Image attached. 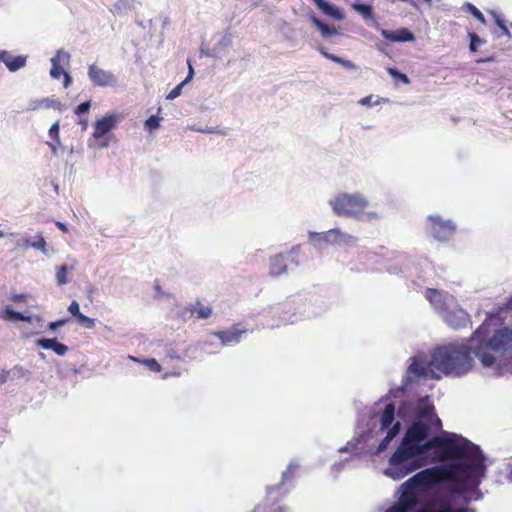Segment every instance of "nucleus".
<instances>
[{
  "mask_svg": "<svg viewBox=\"0 0 512 512\" xmlns=\"http://www.w3.org/2000/svg\"><path fill=\"white\" fill-rule=\"evenodd\" d=\"M419 418L427 421H413L406 429L397 450L389 459V467L385 475L401 480L412 471L424 465L422 455L433 449L437 461L448 459L457 460L448 465H434L416 472L400 485L398 502L386 512H474L467 507L453 508L445 499L431 500L426 498L431 490L440 484L452 482L453 494H465L477 489L485 477V458L480 447L467 438L456 434L446 433L428 439L431 425L436 429L442 426L441 420L435 418L432 422L433 407L427 406L417 413Z\"/></svg>",
  "mask_w": 512,
  "mask_h": 512,
  "instance_id": "nucleus-1",
  "label": "nucleus"
},
{
  "mask_svg": "<svg viewBox=\"0 0 512 512\" xmlns=\"http://www.w3.org/2000/svg\"><path fill=\"white\" fill-rule=\"evenodd\" d=\"M473 341L478 342L475 352L483 366L512 374V326H502L498 313L486 315L473 332Z\"/></svg>",
  "mask_w": 512,
  "mask_h": 512,
  "instance_id": "nucleus-2",
  "label": "nucleus"
},
{
  "mask_svg": "<svg viewBox=\"0 0 512 512\" xmlns=\"http://www.w3.org/2000/svg\"><path fill=\"white\" fill-rule=\"evenodd\" d=\"M467 344H446L436 347L431 353L429 366L431 371L440 372L453 377H462L470 372L474 366V354L477 358L475 348L477 341H473V334Z\"/></svg>",
  "mask_w": 512,
  "mask_h": 512,
  "instance_id": "nucleus-3",
  "label": "nucleus"
},
{
  "mask_svg": "<svg viewBox=\"0 0 512 512\" xmlns=\"http://www.w3.org/2000/svg\"><path fill=\"white\" fill-rule=\"evenodd\" d=\"M329 205L336 216L349 217L358 220L371 221L379 218V215L375 212L365 213L368 207V200L355 192L354 194H347L342 192L337 194L333 200L329 202Z\"/></svg>",
  "mask_w": 512,
  "mask_h": 512,
  "instance_id": "nucleus-4",
  "label": "nucleus"
},
{
  "mask_svg": "<svg viewBox=\"0 0 512 512\" xmlns=\"http://www.w3.org/2000/svg\"><path fill=\"white\" fill-rule=\"evenodd\" d=\"M431 234L438 241H448L456 231V225L451 220H444L440 216H429Z\"/></svg>",
  "mask_w": 512,
  "mask_h": 512,
  "instance_id": "nucleus-5",
  "label": "nucleus"
},
{
  "mask_svg": "<svg viewBox=\"0 0 512 512\" xmlns=\"http://www.w3.org/2000/svg\"><path fill=\"white\" fill-rule=\"evenodd\" d=\"M424 296L434 309L441 312H447L449 306L455 302L454 296L449 294V292L436 290V288H426Z\"/></svg>",
  "mask_w": 512,
  "mask_h": 512,
  "instance_id": "nucleus-6",
  "label": "nucleus"
},
{
  "mask_svg": "<svg viewBox=\"0 0 512 512\" xmlns=\"http://www.w3.org/2000/svg\"><path fill=\"white\" fill-rule=\"evenodd\" d=\"M89 79L95 86H116L118 83L117 77L111 71L104 70L96 64H91L88 67Z\"/></svg>",
  "mask_w": 512,
  "mask_h": 512,
  "instance_id": "nucleus-7",
  "label": "nucleus"
},
{
  "mask_svg": "<svg viewBox=\"0 0 512 512\" xmlns=\"http://www.w3.org/2000/svg\"><path fill=\"white\" fill-rule=\"evenodd\" d=\"M444 322L454 330H461L471 327L472 321L469 314L461 308L447 311L444 315Z\"/></svg>",
  "mask_w": 512,
  "mask_h": 512,
  "instance_id": "nucleus-8",
  "label": "nucleus"
},
{
  "mask_svg": "<svg viewBox=\"0 0 512 512\" xmlns=\"http://www.w3.org/2000/svg\"><path fill=\"white\" fill-rule=\"evenodd\" d=\"M118 117L115 115H106L102 119L97 120L94 124L93 137L95 139L102 138L108 132L116 127Z\"/></svg>",
  "mask_w": 512,
  "mask_h": 512,
  "instance_id": "nucleus-9",
  "label": "nucleus"
},
{
  "mask_svg": "<svg viewBox=\"0 0 512 512\" xmlns=\"http://www.w3.org/2000/svg\"><path fill=\"white\" fill-rule=\"evenodd\" d=\"M0 62H3L6 67L14 72L26 66V56H13L6 50H0Z\"/></svg>",
  "mask_w": 512,
  "mask_h": 512,
  "instance_id": "nucleus-10",
  "label": "nucleus"
},
{
  "mask_svg": "<svg viewBox=\"0 0 512 512\" xmlns=\"http://www.w3.org/2000/svg\"><path fill=\"white\" fill-rule=\"evenodd\" d=\"M70 59V55L67 52H64L63 50H58L54 57L51 59V69H50V76L52 78H59L62 76L65 71L63 67L61 66V63H68Z\"/></svg>",
  "mask_w": 512,
  "mask_h": 512,
  "instance_id": "nucleus-11",
  "label": "nucleus"
},
{
  "mask_svg": "<svg viewBox=\"0 0 512 512\" xmlns=\"http://www.w3.org/2000/svg\"><path fill=\"white\" fill-rule=\"evenodd\" d=\"M381 35L390 42H413L414 35L407 28H400L396 31L382 29Z\"/></svg>",
  "mask_w": 512,
  "mask_h": 512,
  "instance_id": "nucleus-12",
  "label": "nucleus"
},
{
  "mask_svg": "<svg viewBox=\"0 0 512 512\" xmlns=\"http://www.w3.org/2000/svg\"><path fill=\"white\" fill-rule=\"evenodd\" d=\"M299 465L297 463H294V462H291L287 469L284 471V473L282 474V480H281V483L279 485H276V486H269L267 487L266 489V492L269 496L273 495L274 493L276 492H279L282 490V488L289 482H291L295 475H296V471L298 469Z\"/></svg>",
  "mask_w": 512,
  "mask_h": 512,
  "instance_id": "nucleus-13",
  "label": "nucleus"
},
{
  "mask_svg": "<svg viewBox=\"0 0 512 512\" xmlns=\"http://www.w3.org/2000/svg\"><path fill=\"white\" fill-rule=\"evenodd\" d=\"M312 2L316 5V7L322 11L324 15H328L329 17H333L337 21H342L344 19V14L338 7L333 6L332 4L326 2L325 0H312Z\"/></svg>",
  "mask_w": 512,
  "mask_h": 512,
  "instance_id": "nucleus-14",
  "label": "nucleus"
},
{
  "mask_svg": "<svg viewBox=\"0 0 512 512\" xmlns=\"http://www.w3.org/2000/svg\"><path fill=\"white\" fill-rule=\"evenodd\" d=\"M37 346L42 349H51L57 355H65L68 347L58 342L56 339L42 338L37 340Z\"/></svg>",
  "mask_w": 512,
  "mask_h": 512,
  "instance_id": "nucleus-15",
  "label": "nucleus"
},
{
  "mask_svg": "<svg viewBox=\"0 0 512 512\" xmlns=\"http://www.w3.org/2000/svg\"><path fill=\"white\" fill-rule=\"evenodd\" d=\"M243 333H245L244 330H239L233 327L229 330L218 331L215 335L222 344L227 345L231 343H238Z\"/></svg>",
  "mask_w": 512,
  "mask_h": 512,
  "instance_id": "nucleus-16",
  "label": "nucleus"
},
{
  "mask_svg": "<svg viewBox=\"0 0 512 512\" xmlns=\"http://www.w3.org/2000/svg\"><path fill=\"white\" fill-rule=\"evenodd\" d=\"M287 271V264L283 254L275 255L270 260V274L279 276Z\"/></svg>",
  "mask_w": 512,
  "mask_h": 512,
  "instance_id": "nucleus-17",
  "label": "nucleus"
},
{
  "mask_svg": "<svg viewBox=\"0 0 512 512\" xmlns=\"http://www.w3.org/2000/svg\"><path fill=\"white\" fill-rule=\"evenodd\" d=\"M351 8L355 10L365 21H375L373 7L370 4L353 2Z\"/></svg>",
  "mask_w": 512,
  "mask_h": 512,
  "instance_id": "nucleus-18",
  "label": "nucleus"
},
{
  "mask_svg": "<svg viewBox=\"0 0 512 512\" xmlns=\"http://www.w3.org/2000/svg\"><path fill=\"white\" fill-rule=\"evenodd\" d=\"M1 318L5 321H23V322H32L31 316H26L23 313L15 311L11 306H6L3 311Z\"/></svg>",
  "mask_w": 512,
  "mask_h": 512,
  "instance_id": "nucleus-19",
  "label": "nucleus"
},
{
  "mask_svg": "<svg viewBox=\"0 0 512 512\" xmlns=\"http://www.w3.org/2000/svg\"><path fill=\"white\" fill-rule=\"evenodd\" d=\"M395 421V405L390 403L386 405L380 419L381 429H390Z\"/></svg>",
  "mask_w": 512,
  "mask_h": 512,
  "instance_id": "nucleus-20",
  "label": "nucleus"
},
{
  "mask_svg": "<svg viewBox=\"0 0 512 512\" xmlns=\"http://www.w3.org/2000/svg\"><path fill=\"white\" fill-rule=\"evenodd\" d=\"M189 311L191 316L195 319H208L212 315V308L209 306H204L199 301H197L194 305H191Z\"/></svg>",
  "mask_w": 512,
  "mask_h": 512,
  "instance_id": "nucleus-21",
  "label": "nucleus"
},
{
  "mask_svg": "<svg viewBox=\"0 0 512 512\" xmlns=\"http://www.w3.org/2000/svg\"><path fill=\"white\" fill-rule=\"evenodd\" d=\"M310 21H312V23L317 28V30L320 32V34L323 38H328L337 33V31L334 27L329 26V25L323 23L322 21H320L318 18H316L315 14H312L310 16Z\"/></svg>",
  "mask_w": 512,
  "mask_h": 512,
  "instance_id": "nucleus-22",
  "label": "nucleus"
},
{
  "mask_svg": "<svg viewBox=\"0 0 512 512\" xmlns=\"http://www.w3.org/2000/svg\"><path fill=\"white\" fill-rule=\"evenodd\" d=\"M401 429V423L396 422L393 426L388 430L387 435L382 439V441L378 445V451L385 450L390 442L398 435L399 430Z\"/></svg>",
  "mask_w": 512,
  "mask_h": 512,
  "instance_id": "nucleus-23",
  "label": "nucleus"
},
{
  "mask_svg": "<svg viewBox=\"0 0 512 512\" xmlns=\"http://www.w3.org/2000/svg\"><path fill=\"white\" fill-rule=\"evenodd\" d=\"M319 52L326 59H329V60H331V61H333L335 63H338V64L342 65L346 69H355L356 68L355 64L353 62H351L350 60H346V59H343V58H341L339 56H336L334 54H330L327 51H325L323 48H319Z\"/></svg>",
  "mask_w": 512,
  "mask_h": 512,
  "instance_id": "nucleus-24",
  "label": "nucleus"
},
{
  "mask_svg": "<svg viewBox=\"0 0 512 512\" xmlns=\"http://www.w3.org/2000/svg\"><path fill=\"white\" fill-rule=\"evenodd\" d=\"M188 65H189V73H188V76L186 77L185 80H183L181 83H179L177 86H175L166 96L167 99H174L176 97H178L180 94H181V91H182V88L183 86L189 82L192 78H193V75H194V70H193V67L191 65V62L188 60Z\"/></svg>",
  "mask_w": 512,
  "mask_h": 512,
  "instance_id": "nucleus-25",
  "label": "nucleus"
},
{
  "mask_svg": "<svg viewBox=\"0 0 512 512\" xmlns=\"http://www.w3.org/2000/svg\"><path fill=\"white\" fill-rule=\"evenodd\" d=\"M23 245L25 247H34L38 250H42L45 252V247L47 246V242L45 241V238L41 234H38L35 237L34 241H31L29 238L23 239Z\"/></svg>",
  "mask_w": 512,
  "mask_h": 512,
  "instance_id": "nucleus-26",
  "label": "nucleus"
},
{
  "mask_svg": "<svg viewBox=\"0 0 512 512\" xmlns=\"http://www.w3.org/2000/svg\"><path fill=\"white\" fill-rule=\"evenodd\" d=\"M128 358L134 362H141V363L145 364L154 372H160L162 369L161 365L154 358L140 360L137 357L132 356V355L128 356Z\"/></svg>",
  "mask_w": 512,
  "mask_h": 512,
  "instance_id": "nucleus-27",
  "label": "nucleus"
},
{
  "mask_svg": "<svg viewBox=\"0 0 512 512\" xmlns=\"http://www.w3.org/2000/svg\"><path fill=\"white\" fill-rule=\"evenodd\" d=\"M68 267L67 265H60L56 267V282L58 285H63L68 282Z\"/></svg>",
  "mask_w": 512,
  "mask_h": 512,
  "instance_id": "nucleus-28",
  "label": "nucleus"
},
{
  "mask_svg": "<svg viewBox=\"0 0 512 512\" xmlns=\"http://www.w3.org/2000/svg\"><path fill=\"white\" fill-rule=\"evenodd\" d=\"M469 38H470L469 49L473 53L478 51V46L485 43V40L480 38L476 33H469Z\"/></svg>",
  "mask_w": 512,
  "mask_h": 512,
  "instance_id": "nucleus-29",
  "label": "nucleus"
},
{
  "mask_svg": "<svg viewBox=\"0 0 512 512\" xmlns=\"http://www.w3.org/2000/svg\"><path fill=\"white\" fill-rule=\"evenodd\" d=\"M387 71L393 78L404 84H408L410 82L409 78L407 77V74L400 72L398 69L394 67H388Z\"/></svg>",
  "mask_w": 512,
  "mask_h": 512,
  "instance_id": "nucleus-30",
  "label": "nucleus"
},
{
  "mask_svg": "<svg viewBox=\"0 0 512 512\" xmlns=\"http://www.w3.org/2000/svg\"><path fill=\"white\" fill-rule=\"evenodd\" d=\"M466 5H467L468 10L473 14V16L478 21H480L482 24H486L487 23L486 18L483 15V12L478 7H476L472 3H467Z\"/></svg>",
  "mask_w": 512,
  "mask_h": 512,
  "instance_id": "nucleus-31",
  "label": "nucleus"
},
{
  "mask_svg": "<svg viewBox=\"0 0 512 512\" xmlns=\"http://www.w3.org/2000/svg\"><path fill=\"white\" fill-rule=\"evenodd\" d=\"M78 323L85 326L86 328H93L95 326V322L93 319L85 316L84 314H79V316L76 318Z\"/></svg>",
  "mask_w": 512,
  "mask_h": 512,
  "instance_id": "nucleus-32",
  "label": "nucleus"
},
{
  "mask_svg": "<svg viewBox=\"0 0 512 512\" xmlns=\"http://www.w3.org/2000/svg\"><path fill=\"white\" fill-rule=\"evenodd\" d=\"M145 127L146 129H148L149 131H152V130H155L159 127V118H157L156 116H150L146 121H145Z\"/></svg>",
  "mask_w": 512,
  "mask_h": 512,
  "instance_id": "nucleus-33",
  "label": "nucleus"
},
{
  "mask_svg": "<svg viewBox=\"0 0 512 512\" xmlns=\"http://www.w3.org/2000/svg\"><path fill=\"white\" fill-rule=\"evenodd\" d=\"M48 134L57 143L59 142V124H58V122H55L54 124H52V126L49 128Z\"/></svg>",
  "mask_w": 512,
  "mask_h": 512,
  "instance_id": "nucleus-34",
  "label": "nucleus"
},
{
  "mask_svg": "<svg viewBox=\"0 0 512 512\" xmlns=\"http://www.w3.org/2000/svg\"><path fill=\"white\" fill-rule=\"evenodd\" d=\"M91 107L90 101L82 102L79 106L75 108V114L81 115L87 113Z\"/></svg>",
  "mask_w": 512,
  "mask_h": 512,
  "instance_id": "nucleus-35",
  "label": "nucleus"
},
{
  "mask_svg": "<svg viewBox=\"0 0 512 512\" xmlns=\"http://www.w3.org/2000/svg\"><path fill=\"white\" fill-rule=\"evenodd\" d=\"M68 311L71 315H73L75 318L81 314L79 309V304L76 301H72L68 307Z\"/></svg>",
  "mask_w": 512,
  "mask_h": 512,
  "instance_id": "nucleus-36",
  "label": "nucleus"
},
{
  "mask_svg": "<svg viewBox=\"0 0 512 512\" xmlns=\"http://www.w3.org/2000/svg\"><path fill=\"white\" fill-rule=\"evenodd\" d=\"M11 301L14 303H26L28 300L27 294H13L10 297Z\"/></svg>",
  "mask_w": 512,
  "mask_h": 512,
  "instance_id": "nucleus-37",
  "label": "nucleus"
},
{
  "mask_svg": "<svg viewBox=\"0 0 512 512\" xmlns=\"http://www.w3.org/2000/svg\"><path fill=\"white\" fill-rule=\"evenodd\" d=\"M66 323H67L66 319H61V320H57V321H54V322H50L48 324V329L49 330H55L56 328H58L60 326H63Z\"/></svg>",
  "mask_w": 512,
  "mask_h": 512,
  "instance_id": "nucleus-38",
  "label": "nucleus"
},
{
  "mask_svg": "<svg viewBox=\"0 0 512 512\" xmlns=\"http://www.w3.org/2000/svg\"><path fill=\"white\" fill-rule=\"evenodd\" d=\"M492 15H494V21H495L496 26L499 29H504V27L506 25H505L504 20L502 19V16H499V14H495V12Z\"/></svg>",
  "mask_w": 512,
  "mask_h": 512,
  "instance_id": "nucleus-39",
  "label": "nucleus"
},
{
  "mask_svg": "<svg viewBox=\"0 0 512 512\" xmlns=\"http://www.w3.org/2000/svg\"><path fill=\"white\" fill-rule=\"evenodd\" d=\"M62 76H63V78H64V80H63V86H64L65 88H67V87L71 84V82H72V78H71V76H70L67 72H65Z\"/></svg>",
  "mask_w": 512,
  "mask_h": 512,
  "instance_id": "nucleus-40",
  "label": "nucleus"
},
{
  "mask_svg": "<svg viewBox=\"0 0 512 512\" xmlns=\"http://www.w3.org/2000/svg\"><path fill=\"white\" fill-rule=\"evenodd\" d=\"M56 227L61 230L63 233H67L68 232V229L66 227L65 224L61 223V222H56L55 223Z\"/></svg>",
  "mask_w": 512,
  "mask_h": 512,
  "instance_id": "nucleus-41",
  "label": "nucleus"
},
{
  "mask_svg": "<svg viewBox=\"0 0 512 512\" xmlns=\"http://www.w3.org/2000/svg\"><path fill=\"white\" fill-rule=\"evenodd\" d=\"M493 61H495L494 56H490V57H486V58L477 60L478 63H487V62H493Z\"/></svg>",
  "mask_w": 512,
  "mask_h": 512,
  "instance_id": "nucleus-42",
  "label": "nucleus"
},
{
  "mask_svg": "<svg viewBox=\"0 0 512 512\" xmlns=\"http://www.w3.org/2000/svg\"><path fill=\"white\" fill-rule=\"evenodd\" d=\"M370 101H371V96H366L360 100V104L361 105H369Z\"/></svg>",
  "mask_w": 512,
  "mask_h": 512,
  "instance_id": "nucleus-43",
  "label": "nucleus"
},
{
  "mask_svg": "<svg viewBox=\"0 0 512 512\" xmlns=\"http://www.w3.org/2000/svg\"><path fill=\"white\" fill-rule=\"evenodd\" d=\"M500 30L502 31V34H503L505 37H507L508 39H510V38H511V34H510V32H509V30H508V28H507L506 26L504 27V29H500Z\"/></svg>",
  "mask_w": 512,
  "mask_h": 512,
  "instance_id": "nucleus-44",
  "label": "nucleus"
},
{
  "mask_svg": "<svg viewBox=\"0 0 512 512\" xmlns=\"http://www.w3.org/2000/svg\"><path fill=\"white\" fill-rule=\"evenodd\" d=\"M500 30L502 31V34H503L505 37H507L508 39H510V38H511V34H510V32H509V30H508V28H507L506 26L504 27V29H500Z\"/></svg>",
  "mask_w": 512,
  "mask_h": 512,
  "instance_id": "nucleus-45",
  "label": "nucleus"
},
{
  "mask_svg": "<svg viewBox=\"0 0 512 512\" xmlns=\"http://www.w3.org/2000/svg\"><path fill=\"white\" fill-rule=\"evenodd\" d=\"M505 308L512 311V296L505 303Z\"/></svg>",
  "mask_w": 512,
  "mask_h": 512,
  "instance_id": "nucleus-46",
  "label": "nucleus"
},
{
  "mask_svg": "<svg viewBox=\"0 0 512 512\" xmlns=\"http://www.w3.org/2000/svg\"><path fill=\"white\" fill-rule=\"evenodd\" d=\"M411 368H412L413 371H415V372H417L419 374L424 373V369L423 368L419 369V368H417L416 366H413V365L411 366Z\"/></svg>",
  "mask_w": 512,
  "mask_h": 512,
  "instance_id": "nucleus-47",
  "label": "nucleus"
},
{
  "mask_svg": "<svg viewBox=\"0 0 512 512\" xmlns=\"http://www.w3.org/2000/svg\"><path fill=\"white\" fill-rule=\"evenodd\" d=\"M273 512H286L285 508L283 507H278L277 509H275Z\"/></svg>",
  "mask_w": 512,
  "mask_h": 512,
  "instance_id": "nucleus-48",
  "label": "nucleus"
},
{
  "mask_svg": "<svg viewBox=\"0 0 512 512\" xmlns=\"http://www.w3.org/2000/svg\"><path fill=\"white\" fill-rule=\"evenodd\" d=\"M329 233H333V234H339V232L336 230V229H332L329 231Z\"/></svg>",
  "mask_w": 512,
  "mask_h": 512,
  "instance_id": "nucleus-49",
  "label": "nucleus"
},
{
  "mask_svg": "<svg viewBox=\"0 0 512 512\" xmlns=\"http://www.w3.org/2000/svg\"><path fill=\"white\" fill-rule=\"evenodd\" d=\"M509 477H510V479L512 480V467H511V468H510V470H509Z\"/></svg>",
  "mask_w": 512,
  "mask_h": 512,
  "instance_id": "nucleus-50",
  "label": "nucleus"
},
{
  "mask_svg": "<svg viewBox=\"0 0 512 512\" xmlns=\"http://www.w3.org/2000/svg\"><path fill=\"white\" fill-rule=\"evenodd\" d=\"M400 1L410 2V3H412V2H413L412 0H400Z\"/></svg>",
  "mask_w": 512,
  "mask_h": 512,
  "instance_id": "nucleus-51",
  "label": "nucleus"
},
{
  "mask_svg": "<svg viewBox=\"0 0 512 512\" xmlns=\"http://www.w3.org/2000/svg\"><path fill=\"white\" fill-rule=\"evenodd\" d=\"M5 381H6V378L4 376L3 379L1 380V383H5Z\"/></svg>",
  "mask_w": 512,
  "mask_h": 512,
  "instance_id": "nucleus-52",
  "label": "nucleus"
},
{
  "mask_svg": "<svg viewBox=\"0 0 512 512\" xmlns=\"http://www.w3.org/2000/svg\"><path fill=\"white\" fill-rule=\"evenodd\" d=\"M3 235H4V234H3V232H2V231H0V237H3Z\"/></svg>",
  "mask_w": 512,
  "mask_h": 512,
  "instance_id": "nucleus-53",
  "label": "nucleus"
},
{
  "mask_svg": "<svg viewBox=\"0 0 512 512\" xmlns=\"http://www.w3.org/2000/svg\"><path fill=\"white\" fill-rule=\"evenodd\" d=\"M510 26H511V28H512V24H511Z\"/></svg>",
  "mask_w": 512,
  "mask_h": 512,
  "instance_id": "nucleus-54",
  "label": "nucleus"
}]
</instances>
